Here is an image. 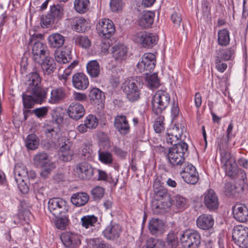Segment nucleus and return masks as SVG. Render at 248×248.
Segmentation results:
<instances>
[{
  "instance_id": "obj_1",
  "label": "nucleus",
  "mask_w": 248,
  "mask_h": 248,
  "mask_svg": "<svg viewBox=\"0 0 248 248\" xmlns=\"http://www.w3.org/2000/svg\"><path fill=\"white\" fill-rule=\"evenodd\" d=\"M188 151V145L186 142L181 143L177 146L170 148L167 157L172 167L174 169H181L183 165H186V155Z\"/></svg>"
},
{
  "instance_id": "obj_2",
  "label": "nucleus",
  "mask_w": 248,
  "mask_h": 248,
  "mask_svg": "<svg viewBox=\"0 0 248 248\" xmlns=\"http://www.w3.org/2000/svg\"><path fill=\"white\" fill-rule=\"evenodd\" d=\"M43 37L41 33H34L30 36L29 43L32 45V59L34 62H41L42 59L49 55L47 46L40 41Z\"/></svg>"
},
{
  "instance_id": "obj_3",
  "label": "nucleus",
  "mask_w": 248,
  "mask_h": 248,
  "mask_svg": "<svg viewBox=\"0 0 248 248\" xmlns=\"http://www.w3.org/2000/svg\"><path fill=\"white\" fill-rule=\"evenodd\" d=\"M220 162L226 175L235 179L239 170L234 157L229 151L223 150L220 153Z\"/></svg>"
},
{
  "instance_id": "obj_4",
  "label": "nucleus",
  "mask_w": 248,
  "mask_h": 248,
  "mask_svg": "<svg viewBox=\"0 0 248 248\" xmlns=\"http://www.w3.org/2000/svg\"><path fill=\"white\" fill-rule=\"evenodd\" d=\"M170 97L169 93L165 91H157L152 99L153 112L157 116L162 113L170 103Z\"/></svg>"
},
{
  "instance_id": "obj_5",
  "label": "nucleus",
  "mask_w": 248,
  "mask_h": 248,
  "mask_svg": "<svg viewBox=\"0 0 248 248\" xmlns=\"http://www.w3.org/2000/svg\"><path fill=\"white\" fill-rule=\"evenodd\" d=\"M41 78L37 72H31L26 75L25 84L27 92H33L37 95L41 93L47 94L48 88H43L41 86Z\"/></svg>"
},
{
  "instance_id": "obj_6",
  "label": "nucleus",
  "mask_w": 248,
  "mask_h": 248,
  "mask_svg": "<svg viewBox=\"0 0 248 248\" xmlns=\"http://www.w3.org/2000/svg\"><path fill=\"white\" fill-rule=\"evenodd\" d=\"M33 159L34 165L42 169L40 175L44 179L47 177L55 168V164L49 159L48 155L46 153L42 152L36 154Z\"/></svg>"
},
{
  "instance_id": "obj_7",
  "label": "nucleus",
  "mask_w": 248,
  "mask_h": 248,
  "mask_svg": "<svg viewBox=\"0 0 248 248\" xmlns=\"http://www.w3.org/2000/svg\"><path fill=\"white\" fill-rule=\"evenodd\" d=\"M200 233L195 230H186L181 234L180 242L184 248H199L201 244Z\"/></svg>"
},
{
  "instance_id": "obj_8",
  "label": "nucleus",
  "mask_w": 248,
  "mask_h": 248,
  "mask_svg": "<svg viewBox=\"0 0 248 248\" xmlns=\"http://www.w3.org/2000/svg\"><path fill=\"white\" fill-rule=\"evenodd\" d=\"M140 84L137 80L132 78L127 79L123 82L122 89L126 98L130 102H135L140 97Z\"/></svg>"
},
{
  "instance_id": "obj_9",
  "label": "nucleus",
  "mask_w": 248,
  "mask_h": 248,
  "mask_svg": "<svg viewBox=\"0 0 248 248\" xmlns=\"http://www.w3.org/2000/svg\"><path fill=\"white\" fill-rule=\"evenodd\" d=\"M133 40L143 47L151 48L157 44L158 36L155 33L143 31L138 32L134 35Z\"/></svg>"
},
{
  "instance_id": "obj_10",
  "label": "nucleus",
  "mask_w": 248,
  "mask_h": 248,
  "mask_svg": "<svg viewBox=\"0 0 248 248\" xmlns=\"http://www.w3.org/2000/svg\"><path fill=\"white\" fill-rule=\"evenodd\" d=\"M232 238L240 248H248V228L243 225L235 226L232 230Z\"/></svg>"
},
{
  "instance_id": "obj_11",
  "label": "nucleus",
  "mask_w": 248,
  "mask_h": 248,
  "mask_svg": "<svg viewBox=\"0 0 248 248\" xmlns=\"http://www.w3.org/2000/svg\"><path fill=\"white\" fill-rule=\"evenodd\" d=\"M185 165L181 167L180 171L183 180L188 184L195 185L199 179L198 172L196 168L188 162Z\"/></svg>"
},
{
  "instance_id": "obj_12",
  "label": "nucleus",
  "mask_w": 248,
  "mask_h": 248,
  "mask_svg": "<svg viewBox=\"0 0 248 248\" xmlns=\"http://www.w3.org/2000/svg\"><path fill=\"white\" fill-rule=\"evenodd\" d=\"M48 207L50 212L56 217L65 214L68 210L66 202L58 198L50 199L48 202Z\"/></svg>"
},
{
  "instance_id": "obj_13",
  "label": "nucleus",
  "mask_w": 248,
  "mask_h": 248,
  "mask_svg": "<svg viewBox=\"0 0 248 248\" xmlns=\"http://www.w3.org/2000/svg\"><path fill=\"white\" fill-rule=\"evenodd\" d=\"M155 56L152 53H145L141 60L137 64V68L140 73L148 75L155 68Z\"/></svg>"
},
{
  "instance_id": "obj_14",
  "label": "nucleus",
  "mask_w": 248,
  "mask_h": 248,
  "mask_svg": "<svg viewBox=\"0 0 248 248\" xmlns=\"http://www.w3.org/2000/svg\"><path fill=\"white\" fill-rule=\"evenodd\" d=\"M60 148L58 154L60 160L64 162H68L72 160L74 153L72 149L73 143L69 139L65 138L59 139L58 140Z\"/></svg>"
},
{
  "instance_id": "obj_15",
  "label": "nucleus",
  "mask_w": 248,
  "mask_h": 248,
  "mask_svg": "<svg viewBox=\"0 0 248 248\" xmlns=\"http://www.w3.org/2000/svg\"><path fill=\"white\" fill-rule=\"evenodd\" d=\"M47 94L41 93L37 95L33 92L24 93L22 94L23 105L24 108H31L37 103L42 104L46 101Z\"/></svg>"
},
{
  "instance_id": "obj_16",
  "label": "nucleus",
  "mask_w": 248,
  "mask_h": 248,
  "mask_svg": "<svg viewBox=\"0 0 248 248\" xmlns=\"http://www.w3.org/2000/svg\"><path fill=\"white\" fill-rule=\"evenodd\" d=\"M96 29L99 35L105 38H110L115 32V28L113 22L106 18H103L97 24Z\"/></svg>"
},
{
  "instance_id": "obj_17",
  "label": "nucleus",
  "mask_w": 248,
  "mask_h": 248,
  "mask_svg": "<svg viewBox=\"0 0 248 248\" xmlns=\"http://www.w3.org/2000/svg\"><path fill=\"white\" fill-rule=\"evenodd\" d=\"M14 175L15 180L18 185V186L21 192L26 193L28 191V187L25 184V186H22L20 182H24L27 176H28V171L25 165L22 164H17L14 168Z\"/></svg>"
},
{
  "instance_id": "obj_18",
  "label": "nucleus",
  "mask_w": 248,
  "mask_h": 248,
  "mask_svg": "<svg viewBox=\"0 0 248 248\" xmlns=\"http://www.w3.org/2000/svg\"><path fill=\"white\" fill-rule=\"evenodd\" d=\"M182 134V130L179 128L178 124H175L172 128L167 130L165 135L166 141L168 144L173 145L172 146L181 145L183 142L181 139Z\"/></svg>"
},
{
  "instance_id": "obj_19",
  "label": "nucleus",
  "mask_w": 248,
  "mask_h": 248,
  "mask_svg": "<svg viewBox=\"0 0 248 248\" xmlns=\"http://www.w3.org/2000/svg\"><path fill=\"white\" fill-rule=\"evenodd\" d=\"M95 169L86 162H82L77 164L76 172L78 176L83 179H90L94 174Z\"/></svg>"
},
{
  "instance_id": "obj_20",
  "label": "nucleus",
  "mask_w": 248,
  "mask_h": 248,
  "mask_svg": "<svg viewBox=\"0 0 248 248\" xmlns=\"http://www.w3.org/2000/svg\"><path fill=\"white\" fill-rule=\"evenodd\" d=\"M204 204L209 211H215L219 207V201L216 192L210 189L204 193Z\"/></svg>"
},
{
  "instance_id": "obj_21",
  "label": "nucleus",
  "mask_w": 248,
  "mask_h": 248,
  "mask_svg": "<svg viewBox=\"0 0 248 248\" xmlns=\"http://www.w3.org/2000/svg\"><path fill=\"white\" fill-rule=\"evenodd\" d=\"M61 239L67 248H76L80 244L79 235L71 232H67L62 233Z\"/></svg>"
},
{
  "instance_id": "obj_22",
  "label": "nucleus",
  "mask_w": 248,
  "mask_h": 248,
  "mask_svg": "<svg viewBox=\"0 0 248 248\" xmlns=\"http://www.w3.org/2000/svg\"><path fill=\"white\" fill-rule=\"evenodd\" d=\"M114 126L120 134L125 135L130 132V127L127 118L124 115H118L114 118Z\"/></svg>"
},
{
  "instance_id": "obj_23",
  "label": "nucleus",
  "mask_w": 248,
  "mask_h": 248,
  "mask_svg": "<svg viewBox=\"0 0 248 248\" xmlns=\"http://www.w3.org/2000/svg\"><path fill=\"white\" fill-rule=\"evenodd\" d=\"M66 97L65 89L62 87H54L50 91L48 102L51 104H58L62 102Z\"/></svg>"
},
{
  "instance_id": "obj_24",
  "label": "nucleus",
  "mask_w": 248,
  "mask_h": 248,
  "mask_svg": "<svg viewBox=\"0 0 248 248\" xmlns=\"http://www.w3.org/2000/svg\"><path fill=\"white\" fill-rule=\"evenodd\" d=\"M234 218L240 222H246L248 220V208L243 204H237L232 208Z\"/></svg>"
},
{
  "instance_id": "obj_25",
  "label": "nucleus",
  "mask_w": 248,
  "mask_h": 248,
  "mask_svg": "<svg viewBox=\"0 0 248 248\" xmlns=\"http://www.w3.org/2000/svg\"><path fill=\"white\" fill-rule=\"evenodd\" d=\"M35 63L40 65L45 76L51 75L56 69V63L54 59L49 56V55L45 58L42 59L41 62Z\"/></svg>"
},
{
  "instance_id": "obj_26",
  "label": "nucleus",
  "mask_w": 248,
  "mask_h": 248,
  "mask_svg": "<svg viewBox=\"0 0 248 248\" xmlns=\"http://www.w3.org/2000/svg\"><path fill=\"white\" fill-rule=\"evenodd\" d=\"M122 232L121 227L118 224L111 222L103 232L104 236L108 240L118 238Z\"/></svg>"
},
{
  "instance_id": "obj_27",
  "label": "nucleus",
  "mask_w": 248,
  "mask_h": 248,
  "mask_svg": "<svg viewBox=\"0 0 248 248\" xmlns=\"http://www.w3.org/2000/svg\"><path fill=\"white\" fill-rule=\"evenodd\" d=\"M67 113L71 118L79 120L84 116L85 109L82 104L73 102L68 107Z\"/></svg>"
},
{
  "instance_id": "obj_28",
  "label": "nucleus",
  "mask_w": 248,
  "mask_h": 248,
  "mask_svg": "<svg viewBox=\"0 0 248 248\" xmlns=\"http://www.w3.org/2000/svg\"><path fill=\"white\" fill-rule=\"evenodd\" d=\"M70 20L71 28L76 32H83L89 29L88 21L83 17H75Z\"/></svg>"
},
{
  "instance_id": "obj_29",
  "label": "nucleus",
  "mask_w": 248,
  "mask_h": 248,
  "mask_svg": "<svg viewBox=\"0 0 248 248\" xmlns=\"http://www.w3.org/2000/svg\"><path fill=\"white\" fill-rule=\"evenodd\" d=\"M72 81L73 86L80 90H85L89 84L88 77L82 73L74 74L72 77Z\"/></svg>"
},
{
  "instance_id": "obj_30",
  "label": "nucleus",
  "mask_w": 248,
  "mask_h": 248,
  "mask_svg": "<svg viewBox=\"0 0 248 248\" xmlns=\"http://www.w3.org/2000/svg\"><path fill=\"white\" fill-rule=\"evenodd\" d=\"M214 224V219L211 215L203 214L199 216L196 219L197 227L202 230H209Z\"/></svg>"
},
{
  "instance_id": "obj_31",
  "label": "nucleus",
  "mask_w": 248,
  "mask_h": 248,
  "mask_svg": "<svg viewBox=\"0 0 248 248\" xmlns=\"http://www.w3.org/2000/svg\"><path fill=\"white\" fill-rule=\"evenodd\" d=\"M111 53L116 60H124L127 57L128 48L124 44L119 43L112 47Z\"/></svg>"
},
{
  "instance_id": "obj_32",
  "label": "nucleus",
  "mask_w": 248,
  "mask_h": 248,
  "mask_svg": "<svg viewBox=\"0 0 248 248\" xmlns=\"http://www.w3.org/2000/svg\"><path fill=\"white\" fill-rule=\"evenodd\" d=\"M54 57L55 60L59 63H66L70 62L72 60L71 47L65 46L60 52L55 51Z\"/></svg>"
},
{
  "instance_id": "obj_33",
  "label": "nucleus",
  "mask_w": 248,
  "mask_h": 248,
  "mask_svg": "<svg viewBox=\"0 0 248 248\" xmlns=\"http://www.w3.org/2000/svg\"><path fill=\"white\" fill-rule=\"evenodd\" d=\"M148 229L152 235L157 236L163 232L164 229V224L161 219L152 218L149 221Z\"/></svg>"
},
{
  "instance_id": "obj_34",
  "label": "nucleus",
  "mask_w": 248,
  "mask_h": 248,
  "mask_svg": "<svg viewBox=\"0 0 248 248\" xmlns=\"http://www.w3.org/2000/svg\"><path fill=\"white\" fill-rule=\"evenodd\" d=\"M170 205V202L154 200L152 204L153 213L155 215L163 214L168 211Z\"/></svg>"
},
{
  "instance_id": "obj_35",
  "label": "nucleus",
  "mask_w": 248,
  "mask_h": 248,
  "mask_svg": "<svg viewBox=\"0 0 248 248\" xmlns=\"http://www.w3.org/2000/svg\"><path fill=\"white\" fill-rule=\"evenodd\" d=\"M47 40L50 47L59 48L63 45L65 38L60 33H55L50 34L48 37Z\"/></svg>"
},
{
  "instance_id": "obj_36",
  "label": "nucleus",
  "mask_w": 248,
  "mask_h": 248,
  "mask_svg": "<svg viewBox=\"0 0 248 248\" xmlns=\"http://www.w3.org/2000/svg\"><path fill=\"white\" fill-rule=\"evenodd\" d=\"M89 196L85 192H78L73 194L71 198L72 203L77 207L84 205L89 201Z\"/></svg>"
},
{
  "instance_id": "obj_37",
  "label": "nucleus",
  "mask_w": 248,
  "mask_h": 248,
  "mask_svg": "<svg viewBox=\"0 0 248 248\" xmlns=\"http://www.w3.org/2000/svg\"><path fill=\"white\" fill-rule=\"evenodd\" d=\"M154 13L147 11L143 13L139 20V25L143 28H148L151 26L154 21Z\"/></svg>"
},
{
  "instance_id": "obj_38",
  "label": "nucleus",
  "mask_w": 248,
  "mask_h": 248,
  "mask_svg": "<svg viewBox=\"0 0 248 248\" xmlns=\"http://www.w3.org/2000/svg\"><path fill=\"white\" fill-rule=\"evenodd\" d=\"M235 50L233 46L218 49L216 51V57L225 61L231 60L234 57Z\"/></svg>"
},
{
  "instance_id": "obj_39",
  "label": "nucleus",
  "mask_w": 248,
  "mask_h": 248,
  "mask_svg": "<svg viewBox=\"0 0 248 248\" xmlns=\"http://www.w3.org/2000/svg\"><path fill=\"white\" fill-rule=\"evenodd\" d=\"M86 69L88 74L92 78H97L100 73V67L99 63L96 60L91 61L88 62Z\"/></svg>"
},
{
  "instance_id": "obj_40",
  "label": "nucleus",
  "mask_w": 248,
  "mask_h": 248,
  "mask_svg": "<svg viewBox=\"0 0 248 248\" xmlns=\"http://www.w3.org/2000/svg\"><path fill=\"white\" fill-rule=\"evenodd\" d=\"M92 150L87 143H83L78 149V155L82 160H92L93 155Z\"/></svg>"
},
{
  "instance_id": "obj_41",
  "label": "nucleus",
  "mask_w": 248,
  "mask_h": 248,
  "mask_svg": "<svg viewBox=\"0 0 248 248\" xmlns=\"http://www.w3.org/2000/svg\"><path fill=\"white\" fill-rule=\"evenodd\" d=\"M89 97L92 103L99 105L105 99L103 92L98 88L92 89L89 94Z\"/></svg>"
},
{
  "instance_id": "obj_42",
  "label": "nucleus",
  "mask_w": 248,
  "mask_h": 248,
  "mask_svg": "<svg viewBox=\"0 0 248 248\" xmlns=\"http://www.w3.org/2000/svg\"><path fill=\"white\" fill-rule=\"evenodd\" d=\"M98 159L102 163L110 165L113 161L112 154L108 151H102L99 149L98 151Z\"/></svg>"
},
{
  "instance_id": "obj_43",
  "label": "nucleus",
  "mask_w": 248,
  "mask_h": 248,
  "mask_svg": "<svg viewBox=\"0 0 248 248\" xmlns=\"http://www.w3.org/2000/svg\"><path fill=\"white\" fill-rule=\"evenodd\" d=\"M89 0H75L74 8L76 11L79 14H84L89 9Z\"/></svg>"
},
{
  "instance_id": "obj_44",
  "label": "nucleus",
  "mask_w": 248,
  "mask_h": 248,
  "mask_svg": "<svg viewBox=\"0 0 248 248\" xmlns=\"http://www.w3.org/2000/svg\"><path fill=\"white\" fill-rule=\"evenodd\" d=\"M39 144V140L34 134L29 135L26 139L25 145L28 149L35 150L37 148Z\"/></svg>"
},
{
  "instance_id": "obj_45",
  "label": "nucleus",
  "mask_w": 248,
  "mask_h": 248,
  "mask_svg": "<svg viewBox=\"0 0 248 248\" xmlns=\"http://www.w3.org/2000/svg\"><path fill=\"white\" fill-rule=\"evenodd\" d=\"M230 39L229 31L224 29L218 31L217 33V43L221 46H226L230 43Z\"/></svg>"
},
{
  "instance_id": "obj_46",
  "label": "nucleus",
  "mask_w": 248,
  "mask_h": 248,
  "mask_svg": "<svg viewBox=\"0 0 248 248\" xmlns=\"http://www.w3.org/2000/svg\"><path fill=\"white\" fill-rule=\"evenodd\" d=\"M154 191L155 194L154 200L170 202V195L166 189L161 188Z\"/></svg>"
},
{
  "instance_id": "obj_47",
  "label": "nucleus",
  "mask_w": 248,
  "mask_h": 248,
  "mask_svg": "<svg viewBox=\"0 0 248 248\" xmlns=\"http://www.w3.org/2000/svg\"><path fill=\"white\" fill-rule=\"evenodd\" d=\"M97 221L98 218L94 215L84 216L81 219L82 226L86 229L94 226Z\"/></svg>"
},
{
  "instance_id": "obj_48",
  "label": "nucleus",
  "mask_w": 248,
  "mask_h": 248,
  "mask_svg": "<svg viewBox=\"0 0 248 248\" xmlns=\"http://www.w3.org/2000/svg\"><path fill=\"white\" fill-rule=\"evenodd\" d=\"M146 81L148 87L151 89L157 88L159 86V80L155 73L149 76L146 75Z\"/></svg>"
},
{
  "instance_id": "obj_49",
  "label": "nucleus",
  "mask_w": 248,
  "mask_h": 248,
  "mask_svg": "<svg viewBox=\"0 0 248 248\" xmlns=\"http://www.w3.org/2000/svg\"><path fill=\"white\" fill-rule=\"evenodd\" d=\"M46 188V185L41 182L36 183L33 186V189L36 198L41 200L44 197V193Z\"/></svg>"
},
{
  "instance_id": "obj_50",
  "label": "nucleus",
  "mask_w": 248,
  "mask_h": 248,
  "mask_svg": "<svg viewBox=\"0 0 248 248\" xmlns=\"http://www.w3.org/2000/svg\"><path fill=\"white\" fill-rule=\"evenodd\" d=\"M165 244L161 240L149 238L146 241L147 248H164Z\"/></svg>"
},
{
  "instance_id": "obj_51",
  "label": "nucleus",
  "mask_w": 248,
  "mask_h": 248,
  "mask_svg": "<svg viewBox=\"0 0 248 248\" xmlns=\"http://www.w3.org/2000/svg\"><path fill=\"white\" fill-rule=\"evenodd\" d=\"M75 42L76 45L85 49L89 48L91 44V42L88 37L83 35L77 36Z\"/></svg>"
},
{
  "instance_id": "obj_52",
  "label": "nucleus",
  "mask_w": 248,
  "mask_h": 248,
  "mask_svg": "<svg viewBox=\"0 0 248 248\" xmlns=\"http://www.w3.org/2000/svg\"><path fill=\"white\" fill-rule=\"evenodd\" d=\"M56 218H57L55 220L56 227L61 230L65 229L68 221V217L65 214H62L61 216Z\"/></svg>"
},
{
  "instance_id": "obj_53",
  "label": "nucleus",
  "mask_w": 248,
  "mask_h": 248,
  "mask_svg": "<svg viewBox=\"0 0 248 248\" xmlns=\"http://www.w3.org/2000/svg\"><path fill=\"white\" fill-rule=\"evenodd\" d=\"M105 194V189L99 186L94 187L91 190V195L95 201L100 200Z\"/></svg>"
},
{
  "instance_id": "obj_54",
  "label": "nucleus",
  "mask_w": 248,
  "mask_h": 248,
  "mask_svg": "<svg viewBox=\"0 0 248 248\" xmlns=\"http://www.w3.org/2000/svg\"><path fill=\"white\" fill-rule=\"evenodd\" d=\"M45 133L50 140H55L58 136V129L56 127L48 125L45 128Z\"/></svg>"
},
{
  "instance_id": "obj_55",
  "label": "nucleus",
  "mask_w": 248,
  "mask_h": 248,
  "mask_svg": "<svg viewBox=\"0 0 248 248\" xmlns=\"http://www.w3.org/2000/svg\"><path fill=\"white\" fill-rule=\"evenodd\" d=\"M84 123L88 127V128L94 129L98 125V120L96 116L90 114L86 117Z\"/></svg>"
},
{
  "instance_id": "obj_56",
  "label": "nucleus",
  "mask_w": 248,
  "mask_h": 248,
  "mask_svg": "<svg viewBox=\"0 0 248 248\" xmlns=\"http://www.w3.org/2000/svg\"><path fill=\"white\" fill-rule=\"evenodd\" d=\"M109 5L113 12H118L123 10L124 3L122 0H110Z\"/></svg>"
},
{
  "instance_id": "obj_57",
  "label": "nucleus",
  "mask_w": 248,
  "mask_h": 248,
  "mask_svg": "<svg viewBox=\"0 0 248 248\" xmlns=\"http://www.w3.org/2000/svg\"><path fill=\"white\" fill-rule=\"evenodd\" d=\"M63 13L62 8L59 5L51 6L49 14L56 19L61 18Z\"/></svg>"
},
{
  "instance_id": "obj_58",
  "label": "nucleus",
  "mask_w": 248,
  "mask_h": 248,
  "mask_svg": "<svg viewBox=\"0 0 248 248\" xmlns=\"http://www.w3.org/2000/svg\"><path fill=\"white\" fill-rule=\"evenodd\" d=\"M158 116L155 122L154 128L156 133H160L164 129V124L163 123L164 117L160 114Z\"/></svg>"
},
{
  "instance_id": "obj_59",
  "label": "nucleus",
  "mask_w": 248,
  "mask_h": 248,
  "mask_svg": "<svg viewBox=\"0 0 248 248\" xmlns=\"http://www.w3.org/2000/svg\"><path fill=\"white\" fill-rule=\"evenodd\" d=\"M178 238L176 233L171 232L167 235V243L168 246L173 248L176 247L178 244Z\"/></svg>"
},
{
  "instance_id": "obj_60",
  "label": "nucleus",
  "mask_w": 248,
  "mask_h": 248,
  "mask_svg": "<svg viewBox=\"0 0 248 248\" xmlns=\"http://www.w3.org/2000/svg\"><path fill=\"white\" fill-rule=\"evenodd\" d=\"M48 111V108L47 107H42L32 110V113L34 114L37 118H42L47 114Z\"/></svg>"
},
{
  "instance_id": "obj_61",
  "label": "nucleus",
  "mask_w": 248,
  "mask_h": 248,
  "mask_svg": "<svg viewBox=\"0 0 248 248\" xmlns=\"http://www.w3.org/2000/svg\"><path fill=\"white\" fill-rule=\"evenodd\" d=\"M175 203L176 207L181 209H184L187 207V199L180 195L176 196Z\"/></svg>"
},
{
  "instance_id": "obj_62",
  "label": "nucleus",
  "mask_w": 248,
  "mask_h": 248,
  "mask_svg": "<svg viewBox=\"0 0 248 248\" xmlns=\"http://www.w3.org/2000/svg\"><path fill=\"white\" fill-rule=\"evenodd\" d=\"M96 170L98 171V180L106 181L110 183L114 182V180H112L111 177L108 175L105 171L100 170Z\"/></svg>"
},
{
  "instance_id": "obj_63",
  "label": "nucleus",
  "mask_w": 248,
  "mask_h": 248,
  "mask_svg": "<svg viewBox=\"0 0 248 248\" xmlns=\"http://www.w3.org/2000/svg\"><path fill=\"white\" fill-rule=\"evenodd\" d=\"M222 61L221 59L216 57L215 64L216 67L218 71L223 73L227 69V64L226 63H221V61Z\"/></svg>"
},
{
  "instance_id": "obj_64",
  "label": "nucleus",
  "mask_w": 248,
  "mask_h": 248,
  "mask_svg": "<svg viewBox=\"0 0 248 248\" xmlns=\"http://www.w3.org/2000/svg\"><path fill=\"white\" fill-rule=\"evenodd\" d=\"M55 20V19L49 13L47 14L45 17H43L41 19L43 24L46 27L52 24Z\"/></svg>"
}]
</instances>
